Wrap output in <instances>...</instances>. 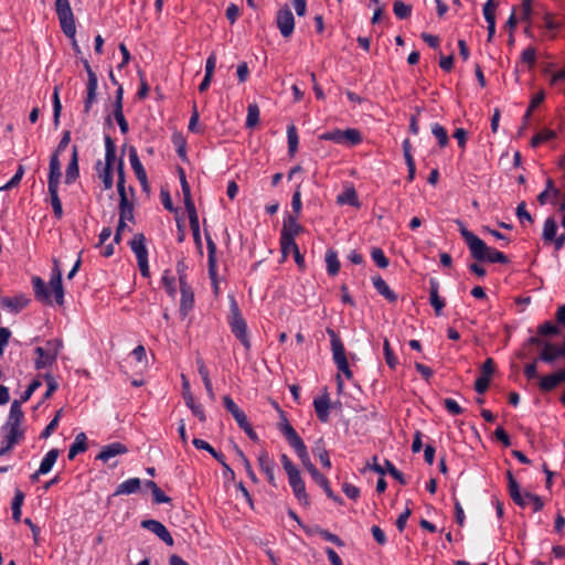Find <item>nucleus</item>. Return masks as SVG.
I'll use <instances>...</instances> for the list:
<instances>
[{
	"label": "nucleus",
	"instance_id": "f257e3e1",
	"mask_svg": "<svg viewBox=\"0 0 565 565\" xmlns=\"http://www.w3.org/2000/svg\"><path fill=\"white\" fill-rule=\"evenodd\" d=\"M279 430L285 436L289 446L295 450L302 466L310 473L313 481L323 489L328 498L337 501L338 497L332 491L329 480L311 462L307 447L296 429L287 422V419H284L279 425Z\"/></svg>",
	"mask_w": 565,
	"mask_h": 565
},
{
	"label": "nucleus",
	"instance_id": "f03ea898",
	"mask_svg": "<svg viewBox=\"0 0 565 565\" xmlns=\"http://www.w3.org/2000/svg\"><path fill=\"white\" fill-rule=\"evenodd\" d=\"M460 234L469 248L471 257L477 262H488L492 264L509 263V258L505 254L489 247L480 237H478L465 226H461Z\"/></svg>",
	"mask_w": 565,
	"mask_h": 565
},
{
	"label": "nucleus",
	"instance_id": "7ed1b4c3",
	"mask_svg": "<svg viewBox=\"0 0 565 565\" xmlns=\"http://www.w3.org/2000/svg\"><path fill=\"white\" fill-rule=\"evenodd\" d=\"M32 285L35 298L45 303H51V294H53L55 302L60 306L64 303V288L62 284V273L55 267L51 279L49 281V287L44 282V280L38 276L32 278Z\"/></svg>",
	"mask_w": 565,
	"mask_h": 565
},
{
	"label": "nucleus",
	"instance_id": "20e7f679",
	"mask_svg": "<svg viewBox=\"0 0 565 565\" xmlns=\"http://www.w3.org/2000/svg\"><path fill=\"white\" fill-rule=\"evenodd\" d=\"M232 333L241 341L245 350H250V340L247 332V323L243 318L236 300L231 299L230 303V316L227 319Z\"/></svg>",
	"mask_w": 565,
	"mask_h": 565
},
{
	"label": "nucleus",
	"instance_id": "39448f33",
	"mask_svg": "<svg viewBox=\"0 0 565 565\" xmlns=\"http://www.w3.org/2000/svg\"><path fill=\"white\" fill-rule=\"evenodd\" d=\"M327 333L330 337L332 358L338 370L342 372L347 379H352L353 373L350 370L342 340L333 329H327Z\"/></svg>",
	"mask_w": 565,
	"mask_h": 565
},
{
	"label": "nucleus",
	"instance_id": "423d86ee",
	"mask_svg": "<svg viewBox=\"0 0 565 565\" xmlns=\"http://www.w3.org/2000/svg\"><path fill=\"white\" fill-rule=\"evenodd\" d=\"M55 12L60 21L62 31L67 38H75L76 24L75 18L68 0H55Z\"/></svg>",
	"mask_w": 565,
	"mask_h": 565
},
{
	"label": "nucleus",
	"instance_id": "0eeeda50",
	"mask_svg": "<svg viewBox=\"0 0 565 565\" xmlns=\"http://www.w3.org/2000/svg\"><path fill=\"white\" fill-rule=\"evenodd\" d=\"M321 140L332 141L337 145L356 146L362 142V135L355 128H348L345 130L333 129L326 131L319 136Z\"/></svg>",
	"mask_w": 565,
	"mask_h": 565
},
{
	"label": "nucleus",
	"instance_id": "6e6552de",
	"mask_svg": "<svg viewBox=\"0 0 565 565\" xmlns=\"http://www.w3.org/2000/svg\"><path fill=\"white\" fill-rule=\"evenodd\" d=\"M508 480H509V493L514 503L520 505L521 508H525V500L532 501L533 503V512H539L543 509L544 502L541 499V497L525 492L522 494L520 492V487L516 482V480L513 478L512 473L508 472Z\"/></svg>",
	"mask_w": 565,
	"mask_h": 565
},
{
	"label": "nucleus",
	"instance_id": "1a4fd4ad",
	"mask_svg": "<svg viewBox=\"0 0 565 565\" xmlns=\"http://www.w3.org/2000/svg\"><path fill=\"white\" fill-rule=\"evenodd\" d=\"M83 64L87 73L86 96L84 98V113L89 114L93 105L97 100L98 78L96 73L92 70L87 60H84Z\"/></svg>",
	"mask_w": 565,
	"mask_h": 565
},
{
	"label": "nucleus",
	"instance_id": "9d476101",
	"mask_svg": "<svg viewBox=\"0 0 565 565\" xmlns=\"http://www.w3.org/2000/svg\"><path fill=\"white\" fill-rule=\"evenodd\" d=\"M277 28L284 38H289L294 33L295 18L291 10L285 6L280 8L276 15Z\"/></svg>",
	"mask_w": 565,
	"mask_h": 565
},
{
	"label": "nucleus",
	"instance_id": "9b49d317",
	"mask_svg": "<svg viewBox=\"0 0 565 565\" xmlns=\"http://www.w3.org/2000/svg\"><path fill=\"white\" fill-rule=\"evenodd\" d=\"M287 476H288V481L292 489V492H294L295 497L298 499V501L305 505L309 504V498L306 492V486L300 476V471L296 470Z\"/></svg>",
	"mask_w": 565,
	"mask_h": 565
},
{
	"label": "nucleus",
	"instance_id": "f8f14e48",
	"mask_svg": "<svg viewBox=\"0 0 565 565\" xmlns=\"http://www.w3.org/2000/svg\"><path fill=\"white\" fill-rule=\"evenodd\" d=\"M141 527L156 534L167 545L172 546L174 544L172 535L161 522L157 520H143L141 522Z\"/></svg>",
	"mask_w": 565,
	"mask_h": 565
},
{
	"label": "nucleus",
	"instance_id": "ddd939ff",
	"mask_svg": "<svg viewBox=\"0 0 565 565\" xmlns=\"http://www.w3.org/2000/svg\"><path fill=\"white\" fill-rule=\"evenodd\" d=\"M183 398L186 406L191 409L192 414L199 418L200 422H205V412L201 404L196 403L192 393L190 392L189 382L183 377Z\"/></svg>",
	"mask_w": 565,
	"mask_h": 565
},
{
	"label": "nucleus",
	"instance_id": "4468645a",
	"mask_svg": "<svg viewBox=\"0 0 565 565\" xmlns=\"http://www.w3.org/2000/svg\"><path fill=\"white\" fill-rule=\"evenodd\" d=\"M258 465L260 470L265 473L267 477L268 482L273 487H277L276 479H275V468L276 463L274 459H271L267 451H260L258 455Z\"/></svg>",
	"mask_w": 565,
	"mask_h": 565
},
{
	"label": "nucleus",
	"instance_id": "2eb2a0df",
	"mask_svg": "<svg viewBox=\"0 0 565 565\" xmlns=\"http://www.w3.org/2000/svg\"><path fill=\"white\" fill-rule=\"evenodd\" d=\"M206 247H207V264L209 275L213 281L215 290H217V264H216V245L209 234H206Z\"/></svg>",
	"mask_w": 565,
	"mask_h": 565
},
{
	"label": "nucleus",
	"instance_id": "dca6fc26",
	"mask_svg": "<svg viewBox=\"0 0 565 565\" xmlns=\"http://www.w3.org/2000/svg\"><path fill=\"white\" fill-rule=\"evenodd\" d=\"M298 216L288 214L284 217L282 228L280 232V237L285 238H296L302 232V226L298 223Z\"/></svg>",
	"mask_w": 565,
	"mask_h": 565
},
{
	"label": "nucleus",
	"instance_id": "f3484780",
	"mask_svg": "<svg viewBox=\"0 0 565 565\" xmlns=\"http://www.w3.org/2000/svg\"><path fill=\"white\" fill-rule=\"evenodd\" d=\"M127 451L128 448L124 444L115 441L104 446L100 452L96 456V460L108 462L111 458L119 455H125Z\"/></svg>",
	"mask_w": 565,
	"mask_h": 565
},
{
	"label": "nucleus",
	"instance_id": "a211bd4d",
	"mask_svg": "<svg viewBox=\"0 0 565 565\" xmlns=\"http://www.w3.org/2000/svg\"><path fill=\"white\" fill-rule=\"evenodd\" d=\"M129 161H130L131 169L134 170L138 181L140 182V184L142 185L143 189H147L148 188L147 173H146L143 166L141 164V162L139 160V157H138V153H137V150L135 147H131L129 150Z\"/></svg>",
	"mask_w": 565,
	"mask_h": 565
},
{
	"label": "nucleus",
	"instance_id": "6ab92c4d",
	"mask_svg": "<svg viewBox=\"0 0 565 565\" xmlns=\"http://www.w3.org/2000/svg\"><path fill=\"white\" fill-rule=\"evenodd\" d=\"M562 382H565V367L555 373L542 376L539 386L543 392H551Z\"/></svg>",
	"mask_w": 565,
	"mask_h": 565
},
{
	"label": "nucleus",
	"instance_id": "aec40b11",
	"mask_svg": "<svg viewBox=\"0 0 565 565\" xmlns=\"http://www.w3.org/2000/svg\"><path fill=\"white\" fill-rule=\"evenodd\" d=\"M61 173V162L57 152H53L50 158V173L47 188H58Z\"/></svg>",
	"mask_w": 565,
	"mask_h": 565
},
{
	"label": "nucleus",
	"instance_id": "412c9836",
	"mask_svg": "<svg viewBox=\"0 0 565 565\" xmlns=\"http://www.w3.org/2000/svg\"><path fill=\"white\" fill-rule=\"evenodd\" d=\"M79 174L78 169V149L77 146L72 147V158L67 164L66 172H65V183L72 184Z\"/></svg>",
	"mask_w": 565,
	"mask_h": 565
},
{
	"label": "nucleus",
	"instance_id": "4be33fe9",
	"mask_svg": "<svg viewBox=\"0 0 565 565\" xmlns=\"http://www.w3.org/2000/svg\"><path fill=\"white\" fill-rule=\"evenodd\" d=\"M223 404L226 411L232 414L239 427L247 425V416L230 396L226 395L223 397Z\"/></svg>",
	"mask_w": 565,
	"mask_h": 565
},
{
	"label": "nucleus",
	"instance_id": "5701e85b",
	"mask_svg": "<svg viewBox=\"0 0 565 565\" xmlns=\"http://www.w3.org/2000/svg\"><path fill=\"white\" fill-rule=\"evenodd\" d=\"M372 282L375 290L387 301L395 302L397 300V295L388 287L386 281L381 276H374L372 278Z\"/></svg>",
	"mask_w": 565,
	"mask_h": 565
},
{
	"label": "nucleus",
	"instance_id": "b1692460",
	"mask_svg": "<svg viewBox=\"0 0 565 565\" xmlns=\"http://www.w3.org/2000/svg\"><path fill=\"white\" fill-rule=\"evenodd\" d=\"M180 292V313L182 317H186L194 305V292L191 287H183L181 288Z\"/></svg>",
	"mask_w": 565,
	"mask_h": 565
},
{
	"label": "nucleus",
	"instance_id": "393cba45",
	"mask_svg": "<svg viewBox=\"0 0 565 565\" xmlns=\"http://www.w3.org/2000/svg\"><path fill=\"white\" fill-rule=\"evenodd\" d=\"M315 411L320 422L327 423L329 420L330 399L328 395L315 398Z\"/></svg>",
	"mask_w": 565,
	"mask_h": 565
},
{
	"label": "nucleus",
	"instance_id": "a878e982",
	"mask_svg": "<svg viewBox=\"0 0 565 565\" xmlns=\"http://www.w3.org/2000/svg\"><path fill=\"white\" fill-rule=\"evenodd\" d=\"M429 296H430V305L434 307L436 315L439 316L441 313L443 308L445 307V301L439 297V282L431 278L429 280Z\"/></svg>",
	"mask_w": 565,
	"mask_h": 565
},
{
	"label": "nucleus",
	"instance_id": "bb28decb",
	"mask_svg": "<svg viewBox=\"0 0 565 565\" xmlns=\"http://www.w3.org/2000/svg\"><path fill=\"white\" fill-rule=\"evenodd\" d=\"M87 449V437L85 433H79L75 436L73 444L68 449V459L73 460L78 454L85 452Z\"/></svg>",
	"mask_w": 565,
	"mask_h": 565
},
{
	"label": "nucleus",
	"instance_id": "cd10ccee",
	"mask_svg": "<svg viewBox=\"0 0 565 565\" xmlns=\"http://www.w3.org/2000/svg\"><path fill=\"white\" fill-rule=\"evenodd\" d=\"M145 241L143 234H137L130 242L131 250L135 253L137 260L148 258V250Z\"/></svg>",
	"mask_w": 565,
	"mask_h": 565
},
{
	"label": "nucleus",
	"instance_id": "c85d7f7f",
	"mask_svg": "<svg viewBox=\"0 0 565 565\" xmlns=\"http://www.w3.org/2000/svg\"><path fill=\"white\" fill-rule=\"evenodd\" d=\"M34 353L36 354V359L34 361V366L36 370H44L56 363V360L46 354L42 347H36L34 349Z\"/></svg>",
	"mask_w": 565,
	"mask_h": 565
},
{
	"label": "nucleus",
	"instance_id": "c756f323",
	"mask_svg": "<svg viewBox=\"0 0 565 565\" xmlns=\"http://www.w3.org/2000/svg\"><path fill=\"white\" fill-rule=\"evenodd\" d=\"M140 486L141 481L139 478H129L117 487L115 495L136 493L140 489Z\"/></svg>",
	"mask_w": 565,
	"mask_h": 565
},
{
	"label": "nucleus",
	"instance_id": "7c9ffc66",
	"mask_svg": "<svg viewBox=\"0 0 565 565\" xmlns=\"http://www.w3.org/2000/svg\"><path fill=\"white\" fill-rule=\"evenodd\" d=\"M312 452L316 455L321 461L322 466L327 469L331 468V460L329 457V452L326 448L324 441L322 438L318 439L312 447Z\"/></svg>",
	"mask_w": 565,
	"mask_h": 565
},
{
	"label": "nucleus",
	"instance_id": "2f4dec72",
	"mask_svg": "<svg viewBox=\"0 0 565 565\" xmlns=\"http://www.w3.org/2000/svg\"><path fill=\"white\" fill-rule=\"evenodd\" d=\"M58 455L60 452L55 448L47 451L40 463L39 473H49L55 465Z\"/></svg>",
	"mask_w": 565,
	"mask_h": 565
},
{
	"label": "nucleus",
	"instance_id": "473e14b6",
	"mask_svg": "<svg viewBox=\"0 0 565 565\" xmlns=\"http://www.w3.org/2000/svg\"><path fill=\"white\" fill-rule=\"evenodd\" d=\"M105 164L104 168H113L116 160V145L110 136H105Z\"/></svg>",
	"mask_w": 565,
	"mask_h": 565
},
{
	"label": "nucleus",
	"instance_id": "72a5a7b5",
	"mask_svg": "<svg viewBox=\"0 0 565 565\" xmlns=\"http://www.w3.org/2000/svg\"><path fill=\"white\" fill-rule=\"evenodd\" d=\"M117 172H118V181H117V189L118 194L120 198L119 202H122V204H126L127 201H129L126 186H125V171H124V161L122 159L119 160L117 166Z\"/></svg>",
	"mask_w": 565,
	"mask_h": 565
},
{
	"label": "nucleus",
	"instance_id": "f704fd0d",
	"mask_svg": "<svg viewBox=\"0 0 565 565\" xmlns=\"http://www.w3.org/2000/svg\"><path fill=\"white\" fill-rule=\"evenodd\" d=\"M327 271L330 276H335L340 270V262L338 253L333 249H328L326 253Z\"/></svg>",
	"mask_w": 565,
	"mask_h": 565
},
{
	"label": "nucleus",
	"instance_id": "c9c22d12",
	"mask_svg": "<svg viewBox=\"0 0 565 565\" xmlns=\"http://www.w3.org/2000/svg\"><path fill=\"white\" fill-rule=\"evenodd\" d=\"M24 501V493L21 490H17L11 503L12 518L15 522L21 520V508Z\"/></svg>",
	"mask_w": 565,
	"mask_h": 565
},
{
	"label": "nucleus",
	"instance_id": "e433bc0d",
	"mask_svg": "<svg viewBox=\"0 0 565 565\" xmlns=\"http://www.w3.org/2000/svg\"><path fill=\"white\" fill-rule=\"evenodd\" d=\"M337 202L339 204H349L351 206H359V199L355 190L353 188H349L338 195Z\"/></svg>",
	"mask_w": 565,
	"mask_h": 565
},
{
	"label": "nucleus",
	"instance_id": "4c0bfd02",
	"mask_svg": "<svg viewBox=\"0 0 565 565\" xmlns=\"http://www.w3.org/2000/svg\"><path fill=\"white\" fill-rule=\"evenodd\" d=\"M287 142H288V152L290 156H294L298 150L299 137L298 131L295 125H289L287 127Z\"/></svg>",
	"mask_w": 565,
	"mask_h": 565
},
{
	"label": "nucleus",
	"instance_id": "58836bf2",
	"mask_svg": "<svg viewBox=\"0 0 565 565\" xmlns=\"http://www.w3.org/2000/svg\"><path fill=\"white\" fill-rule=\"evenodd\" d=\"M557 233V223L554 217L550 216L545 220L543 226V239L545 242H552Z\"/></svg>",
	"mask_w": 565,
	"mask_h": 565
},
{
	"label": "nucleus",
	"instance_id": "ea45409f",
	"mask_svg": "<svg viewBox=\"0 0 565 565\" xmlns=\"http://www.w3.org/2000/svg\"><path fill=\"white\" fill-rule=\"evenodd\" d=\"M50 193L51 205L53 207L54 215L57 218L63 216L62 202L58 198V188H47Z\"/></svg>",
	"mask_w": 565,
	"mask_h": 565
},
{
	"label": "nucleus",
	"instance_id": "a19ab883",
	"mask_svg": "<svg viewBox=\"0 0 565 565\" xmlns=\"http://www.w3.org/2000/svg\"><path fill=\"white\" fill-rule=\"evenodd\" d=\"M42 349H44V352H46L51 358L57 360V356L63 349V341L61 339L49 340Z\"/></svg>",
	"mask_w": 565,
	"mask_h": 565
},
{
	"label": "nucleus",
	"instance_id": "79ce46f5",
	"mask_svg": "<svg viewBox=\"0 0 565 565\" xmlns=\"http://www.w3.org/2000/svg\"><path fill=\"white\" fill-rule=\"evenodd\" d=\"M98 177L102 180L104 188L109 190L113 188V168L102 167V162H97Z\"/></svg>",
	"mask_w": 565,
	"mask_h": 565
},
{
	"label": "nucleus",
	"instance_id": "37998d69",
	"mask_svg": "<svg viewBox=\"0 0 565 565\" xmlns=\"http://www.w3.org/2000/svg\"><path fill=\"white\" fill-rule=\"evenodd\" d=\"M556 137V132L551 129H543L532 137L531 145L532 147H539L541 143L552 140Z\"/></svg>",
	"mask_w": 565,
	"mask_h": 565
},
{
	"label": "nucleus",
	"instance_id": "c03bdc74",
	"mask_svg": "<svg viewBox=\"0 0 565 565\" xmlns=\"http://www.w3.org/2000/svg\"><path fill=\"white\" fill-rule=\"evenodd\" d=\"M161 282H162V286L166 289L167 294L171 298H174L175 295H177V289H175L174 277L171 275L170 270H166L163 273V276L161 278Z\"/></svg>",
	"mask_w": 565,
	"mask_h": 565
},
{
	"label": "nucleus",
	"instance_id": "a18cd8bd",
	"mask_svg": "<svg viewBox=\"0 0 565 565\" xmlns=\"http://www.w3.org/2000/svg\"><path fill=\"white\" fill-rule=\"evenodd\" d=\"M52 99H53V121H54L55 127H57L60 124V116H61V111H62L58 86L54 87Z\"/></svg>",
	"mask_w": 565,
	"mask_h": 565
},
{
	"label": "nucleus",
	"instance_id": "49530a36",
	"mask_svg": "<svg viewBox=\"0 0 565 565\" xmlns=\"http://www.w3.org/2000/svg\"><path fill=\"white\" fill-rule=\"evenodd\" d=\"M393 12L401 20L407 19L412 13V7L401 0H395L393 3Z\"/></svg>",
	"mask_w": 565,
	"mask_h": 565
},
{
	"label": "nucleus",
	"instance_id": "de8ad7c7",
	"mask_svg": "<svg viewBox=\"0 0 565 565\" xmlns=\"http://www.w3.org/2000/svg\"><path fill=\"white\" fill-rule=\"evenodd\" d=\"M383 351L386 364L390 366V369L394 370L398 364V359L394 354L387 339H384Z\"/></svg>",
	"mask_w": 565,
	"mask_h": 565
},
{
	"label": "nucleus",
	"instance_id": "09e8293b",
	"mask_svg": "<svg viewBox=\"0 0 565 565\" xmlns=\"http://www.w3.org/2000/svg\"><path fill=\"white\" fill-rule=\"evenodd\" d=\"M259 121V107L257 104H249L247 107L246 127L253 128Z\"/></svg>",
	"mask_w": 565,
	"mask_h": 565
},
{
	"label": "nucleus",
	"instance_id": "8fccbe9b",
	"mask_svg": "<svg viewBox=\"0 0 565 565\" xmlns=\"http://www.w3.org/2000/svg\"><path fill=\"white\" fill-rule=\"evenodd\" d=\"M431 134L438 140V145L444 148L448 145L447 130L440 124H434L431 127Z\"/></svg>",
	"mask_w": 565,
	"mask_h": 565
},
{
	"label": "nucleus",
	"instance_id": "3c124183",
	"mask_svg": "<svg viewBox=\"0 0 565 565\" xmlns=\"http://www.w3.org/2000/svg\"><path fill=\"white\" fill-rule=\"evenodd\" d=\"M371 257L380 268H386L390 265L388 258L385 256L383 249L380 247L372 248Z\"/></svg>",
	"mask_w": 565,
	"mask_h": 565
},
{
	"label": "nucleus",
	"instance_id": "603ef678",
	"mask_svg": "<svg viewBox=\"0 0 565 565\" xmlns=\"http://www.w3.org/2000/svg\"><path fill=\"white\" fill-rule=\"evenodd\" d=\"M179 174H180V183H181V188H182V193L184 196V205L188 206V204H194L192 201V198H191L190 185L186 181L185 173H184L183 169L179 170Z\"/></svg>",
	"mask_w": 565,
	"mask_h": 565
},
{
	"label": "nucleus",
	"instance_id": "864d4df0",
	"mask_svg": "<svg viewBox=\"0 0 565 565\" xmlns=\"http://www.w3.org/2000/svg\"><path fill=\"white\" fill-rule=\"evenodd\" d=\"M189 223L192 232H198L200 230L199 216L194 204H188L185 206Z\"/></svg>",
	"mask_w": 565,
	"mask_h": 565
},
{
	"label": "nucleus",
	"instance_id": "5fc2aeb1",
	"mask_svg": "<svg viewBox=\"0 0 565 565\" xmlns=\"http://www.w3.org/2000/svg\"><path fill=\"white\" fill-rule=\"evenodd\" d=\"M298 245L294 238L280 237V249L282 257L286 258L290 253L297 252Z\"/></svg>",
	"mask_w": 565,
	"mask_h": 565
},
{
	"label": "nucleus",
	"instance_id": "6e6d98bb",
	"mask_svg": "<svg viewBox=\"0 0 565 565\" xmlns=\"http://www.w3.org/2000/svg\"><path fill=\"white\" fill-rule=\"evenodd\" d=\"M499 4L498 0H488L483 6V17L486 22L495 21L494 11Z\"/></svg>",
	"mask_w": 565,
	"mask_h": 565
},
{
	"label": "nucleus",
	"instance_id": "4d7b16f0",
	"mask_svg": "<svg viewBox=\"0 0 565 565\" xmlns=\"http://www.w3.org/2000/svg\"><path fill=\"white\" fill-rule=\"evenodd\" d=\"M558 332H559L558 327L551 321H545L544 323L540 324L537 328V333L542 337L556 335V334H558Z\"/></svg>",
	"mask_w": 565,
	"mask_h": 565
},
{
	"label": "nucleus",
	"instance_id": "13d9d810",
	"mask_svg": "<svg viewBox=\"0 0 565 565\" xmlns=\"http://www.w3.org/2000/svg\"><path fill=\"white\" fill-rule=\"evenodd\" d=\"M21 402L13 401L10 407L8 419H12L14 422H22L24 418V414L21 407Z\"/></svg>",
	"mask_w": 565,
	"mask_h": 565
},
{
	"label": "nucleus",
	"instance_id": "bf43d9fd",
	"mask_svg": "<svg viewBox=\"0 0 565 565\" xmlns=\"http://www.w3.org/2000/svg\"><path fill=\"white\" fill-rule=\"evenodd\" d=\"M23 297H14V298H3V305L13 311H19L25 306V301Z\"/></svg>",
	"mask_w": 565,
	"mask_h": 565
},
{
	"label": "nucleus",
	"instance_id": "052dcab7",
	"mask_svg": "<svg viewBox=\"0 0 565 565\" xmlns=\"http://www.w3.org/2000/svg\"><path fill=\"white\" fill-rule=\"evenodd\" d=\"M114 118L117 121L121 134L126 135L129 130V125L124 116L122 108L114 109Z\"/></svg>",
	"mask_w": 565,
	"mask_h": 565
},
{
	"label": "nucleus",
	"instance_id": "680f3d73",
	"mask_svg": "<svg viewBox=\"0 0 565 565\" xmlns=\"http://www.w3.org/2000/svg\"><path fill=\"white\" fill-rule=\"evenodd\" d=\"M42 385L41 381L40 380H33L29 386L26 387V390L22 393L21 395V398L19 402L21 403H25L26 401L30 399V397L32 396V394Z\"/></svg>",
	"mask_w": 565,
	"mask_h": 565
},
{
	"label": "nucleus",
	"instance_id": "e2e57ef3",
	"mask_svg": "<svg viewBox=\"0 0 565 565\" xmlns=\"http://www.w3.org/2000/svg\"><path fill=\"white\" fill-rule=\"evenodd\" d=\"M132 211L134 206L130 201H127L126 204H122V202H119V218L121 220H132Z\"/></svg>",
	"mask_w": 565,
	"mask_h": 565
},
{
	"label": "nucleus",
	"instance_id": "0e129e2a",
	"mask_svg": "<svg viewBox=\"0 0 565 565\" xmlns=\"http://www.w3.org/2000/svg\"><path fill=\"white\" fill-rule=\"evenodd\" d=\"M237 454H238L239 458L242 459L246 475L253 482L256 483L258 480H257V477L252 468L249 460L247 459V457L244 455V452L242 450H237Z\"/></svg>",
	"mask_w": 565,
	"mask_h": 565
},
{
	"label": "nucleus",
	"instance_id": "69168bd1",
	"mask_svg": "<svg viewBox=\"0 0 565 565\" xmlns=\"http://www.w3.org/2000/svg\"><path fill=\"white\" fill-rule=\"evenodd\" d=\"M44 380H45L46 385H47L46 392L44 394V398H49L57 390L58 384L55 381L54 376L52 374H50V373L44 375Z\"/></svg>",
	"mask_w": 565,
	"mask_h": 565
},
{
	"label": "nucleus",
	"instance_id": "338daca9",
	"mask_svg": "<svg viewBox=\"0 0 565 565\" xmlns=\"http://www.w3.org/2000/svg\"><path fill=\"white\" fill-rule=\"evenodd\" d=\"M544 100V93L543 92H540L537 93L535 96H533L531 103H530V106L524 115V119L527 120L532 114V111L537 107L540 106Z\"/></svg>",
	"mask_w": 565,
	"mask_h": 565
},
{
	"label": "nucleus",
	"instance_id": "774afa93",
	"mask_svg": "<svg viewBox=\"0 0 565 565\" xmlns=\"http://www.w3.org/2000/svg\"><path fill=\"white\" fill-rule=\"evenodd\" d=\"M444 406L451 415H460L463 413L462 407L452 398L444 399Z\"/></svg>",
	"mask_w": 565,
	"mask_h": 565
}]
</instances>
